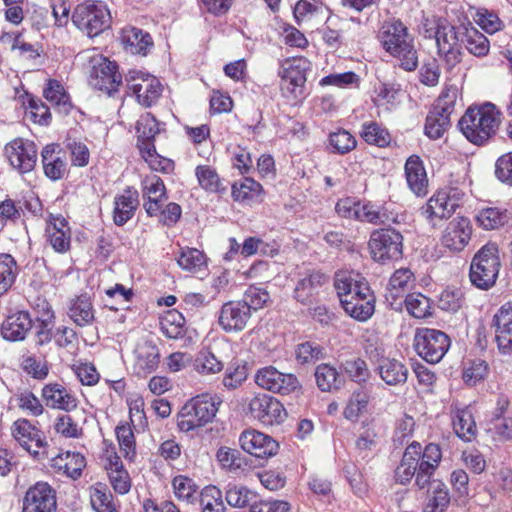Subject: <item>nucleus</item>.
<instances>
[{
  "label": "nucleus",
  "mask_w": 512,
  "mask_h": 512,
  "mask_svg": "<svg viewBox=\"0 0 512 512\" xmlns=\"http://www.w3.org/2000/svg\"><path fill=\"white\" fill-rule=\"evenodd\" d=\"M384 49L400 61L406 71H413L418 65L417 51L407 28L399 20L385 22L379 34Z\"/></svg>",
  "instance_id": "obj_1"
},
{
  "label": "nucleus",
  "mask_w": 512,
  "mask_h": 512,
  "mask_svg": "<svg viewBox=\"0 0 512 512\" xmlns=\"http://www.w3.org/2000/svg\"><path fill=\"white\" fill-rule=\"evenodd\" d=\"M499 124V112L491 103L478 108H469L458 123L463 135L476 145L489 140L495 134Z\"/></svg>",
  "instance_id": "obj_2"
},
{
  "label": "nucleus",
  "mask_w": 512,
  "mask_h": 512,
  "mask_svg": "<svg viewBox=\"0 0 512 512\" xmlns=\"http://www.w3.org/2000/svg\"><path fill=\"white\" fill-rule=\"evenodd\" d=\"M501 261L496 243L488 242L473 256L469 280L479 290L488 291L493 288L499 276Z\"/></svg>",
  "instance_id": "obj_3"
},
{
  "label": "nucleus",
  "mask_w": 512,
  "mask_h": 512,
  "mask_svg": "<svg viewBox=\"0 0 512 512\" xmlns=\"http://www.w3.org/2000/svg\"><path fill=\"white\" fill-rule=\"evenodd\" d=\"M221 399L208 393L201 394L188 401L178 415V427L189 432L202 427L215 418Z\"/></svg>",
  "instance_id": "obj_4"
},
{
  "label": "nucleus",
  "mask_w": 512,
  "mask_h": 512,
  "mask_svg": "<svg viewBox=\"0 0 512 512\" xmlns=\"http://www.w3.org/2000/svg\"><path fill=\"white\" fill-rule=\"evenodd\" d=\"M457 97L458 89L456 86H446L442 90L426 118L425 134L430 139L441 138L450 127V116L454 111Z\"/></svg>",
  "instance_id": "obj_5"
},
{
  "label": "nucleus",
  "mask_w": 512,
  "mask_h": 512,
  "mask_svg": "<svg viewBox=\"0 0 512 512\" xmlns=\"http://www.w3.org/2000/svg\"><path fill=\"white\" fill-rule=\"evenodd\" d=\"M72 22L89 37H95L109 28L111 15L102 2L86 1L76 6Z\"/></svg>",
  "instance_id": "obj_6"
},
{
  "label": "nucleus",
  "mask_w": 512,
  "mask_h": 512,
  "mask_svg": "<svg viewBox=\"0 0 512 512\" xmlns=\"http://www.w3.org/2000/svg\"><path fill=\"white\" fill-rule=\"evenodd\" d=\"M450 345L451 341L446 333L430 328L418 329L413 341L416 353L431 364L440 362Z\"/></svg>",
  "instance_id": "obj_7"
},
{
  "label": "nucleus",
  "mask_w": 512,
  "mask_h": 512,
  "mask_svg": "<svg viewBox=\"0 0 512 512\" xmlns=\"http://www.w3.org/2000/svg\"><path fill=\"white\" fill-rule=\"evenodd\" d=\"M368 246L376 262L398 260L403 254V236L393 228L377 229L371 233Z\"/></svg>",
  "instance_id": "obj_8"
},
{
  "label": "nucleus",
  "mask_w": 512,
  "mask_h": 512,
  "mask_svg": "<svg viewBox=\"0 0 512 512\" xmlns=\"http://www.w3.org/2000/svg\"><path fill=\"white\" fill-rule=\"evenodd\" d=\"M89 85L99 91L110 95L117 91L121 84V74L117 65L101 54H94L89 58Z\"/></svg>",
  "instance_id": "obj_9"
},
{
  "label": "nucleus",
  "mask_w": 512,
  "mask_h": 512,
  "mask_svg": "<svg viewBox=\"0 0 512 512\" xmlns=\"http://www.w3.org/2000/svg\"><path fill=\"white\" fill-rule=\"evenodd\" d=\"M426 37H434L438 52L446 63L453 67L461 60V47L456 28L443 19L435 21L430 29H426Z\"/></svg>",
  "instance_id": "obj_10"
},
{
  "label": "nucleus",
  "mask_w": 512,
  "mask_h": 512,
  "mask_svg": "<svg viewBox=\"0 0 512 512\" xmlns=\"http://www.w3.org/2000/svg\"><path fill=\"white\" fill-rule=\"evenodd\" d=\"M15 441L34 458L43 459L47 455V441L44 433L29 420L17 419L11 426Z\"/></svg>",
  "instance_id": "obj_11"
},
{
  "label": "nucleus",
  "mask_w": 512,
  "mask_h": 512,
  "mask_svg": "<svg viewBox=\"0 0 512 512\" xmlns=\"http://www.w3.org/2000/svg\"><path fill=\"white\" fill-rule=\"evenodd\" d=\"M255 382L261 388L281 395L301 391V384L294 374L282 373L273 366L259 369L255 375Z\"/></svg>",
  "instance_id": "obj_12"
},
{
  "label": "nucleus",
  "mask_w": 512,
  "mask_h": 512,
  "mask_svg": "<svg viewBox=\"0 0 512 512\" xmlns=\"http://www.w3.org/2000/svg\"><path fill=\"white\" fill-rule=\"evenodd\" d=\"M127 86L136 95L139 104L150 107L162 94V85L153 75L140 71H130L126 77Z\"/></svg>",
  "instance_id": "obj_13"
},
{
  "label": "nucleus",
  "mask_w": 512,
  "mask_h": 512,
  "mask_svg": "<svg viewBox=\"0 0 512 512\" xmlns=\"http://www.w3.org/2000/svg\"><path fill=\"white\" fill-rule=\"evenodd\" d=\"M5 155L10 165L20 173L30 172L37 162L36 145L23 138H16L6 144Z\"/></svg>",
  "instance_id": "obj_14"
},
{
  "label": "nucleus",
  "mask_w": 512,
  "mask_h": 512,
  "mask_svg": "<svg viewBox=\"0 0 512 512\" xmlns=\"http://www.w3.org/2000/svg\"><path fill=\"white\" fill-rule=\"evenodd\" d=\"M22 512H57L56 491L46 482H37L26 491Z\"/></svg>",
  "instance_id": "obj_15"
},
{
  "label": "nucleus",
  "mask_w": 512,
  "mask_h": 512,
  "mask_svg": "<svg viewBox=\"0 0 512 512\" xmlns=\"http://www.w3.org/2000/svg\"><path fill=\"white\" fill-rule=\"evenodd\" d=\"M251 415L265 425L279 424L286 418L283 405L268 394H258L249 402Z\"/></svg>",
  "instance_id": "obj_16"
},
{
  "label": "nucleus",
  "mask_w": 512,
  "mask_h": 512,
  "mask_svg": "<svg viewBox=\"0 0 512 512\" xmlns=\"http://www.w3.org/2000/svg\"><path fill=\"white\" fill-rule=\"evenodd\" d=\"M472 236V225L466 217H455L445 227L441 244L451 252H461Z\"/></svg>",
  "instance_id": "obj_17"
},
{
  "label": "nucleus",
  "mask_w": 512,
  "mask_h": 512,
  "mask_svg": "<svg viewBox=\"0 0 512 512\" xmlns=\"http://www.w3.org/2000/svg\"><path fill=\"white\" fill-rule=\"evenodd\" d=\"M239 443L245 452L257 458L274 456L279 447L272 437L256 430L243 431L239 437Z\"/></svg>",
  "instance_id": "obj_18"
},
{
  "label": "nucleus",
  "mask_w": 512,
  "mask_h": 512,
  "mask_svg": "<svg viewBox=\"0 0 512 512\" xmlns=\"http://www.w3.org/2000/svg\"><path fill=\"white\" fill-rule=\"evenodd\" d=\"M349 298H342L345 312L358 321H366L374 313V297L368 285L358 286Z\"/></svg>",
  "instance_id": "obj_19"
},
{
  "label": "nucleus",
  "mask_w": 512,
  "mask_h": 512,
  "mask_svg": "<svg viewBox=\"0 0 512 512\" xmlns=\"http://www.w3.org/2000/svg\"><path fill=\"white\" fill-rule=\"evenodd\" d=\"M250 317L251 313L246 304L241 301H229L221 307L218 323L227 333L240 332L246 327Z\"/></svg>",
  "instance_id": "obj_20"
},
{
  "label": "nucleus",
  "mask_w": 512,
  "mask_h": 512,
  "mask_svg": "<svg viewBox=\"0 0 512 512\" xmlns=\"http://www.w3.org/2000/svg\"><path fill=\"white\" fill-rule=\"evenodd\" d=\"M495 339L503 355L512 354V301L503 304L493 317Z\"/></svg>",
  "instance_id": "obj_21"
},
{
  "label": "nucleus",
  "mask_w": 512,
  "mask_h": 512,
  "mask_svg": "<svg viewBox=\"0 0 512 512\" xmlns=\"http://www.w3.org/2000/svg\"><path fill=\"white\" fill-rule=\"evenodd\" d=\"M309 62L306 59H294L287 63L282 72L281 89L284 93L298 98L302 94V88L306 83V71Z\"/></svg>",
  "instance_id": "obj_22"
},
{
  "label": "nucleus",
  "mask_w": 512,
  "mask_h": 512,
  "mask_svg": "<svg viewBox=\"0 0 512 512\" xmlns=\"http://www.w3.org/2000/svg\"><path fill=\"white\" fill-rule=\"evenodd\" d=\"M142 185L143 198L147 199L143 207L148 216H157L163 207V203L167 200L164 182L160 177L153 175L147 177Z\"/></svg>",
  "instance_id": "obj_23"
},
{
  "label": "nucleus",
  "mask_w": 512,
  "mask_h": 512,
  "mask_svg": "<svg viewBox=\"0 0 512 512\" xmlns=\"http://www.w3.org/2000/svg\"><path fill=\"white\" fill-rule=\"evenodd\" d=\"M160 362V352L151 341L138 343L134 350L133 371L138 376H147L154 372Z\"/></svg>",
  "instance_id": "obj_24"
},
{
  "label": "nucleus",
  "mask_w": 512,
  "mask_h": 512,
  "mask_svg": "<svg viewBox=\"0 0 512 512\" xmlns=\"http://www.w3.org/2000/svg\"><path fill=\"white\" fill-rule=\"evenodd\" d=\"M45 234L48 242L56 252L65 253L70 249V228L63 216L51 214L47 219Z\"/></svg>",
  "instance_id": "obj_25"
},
{
  "label": "nucleus",
  "mask_w": 512,
  "mask_h": 512,
  "mask_svg": "<svg viewBox=\"0 0 512 512\" xmlns=\"http://www.w3.org/2000/svg\"><path fill=\"white\" fill-rule=\"evenodd\" d=\"M459 207L455 193L451 195L445 191H440L433 195L422 208V214L429 220L434 218H449Z\"/></svg>",
  "instance_id": "obj_26"
},
{
  "label": "nucleus",
  "mask_w": 512,
  "mask_h": 512,
  "mask_svg": "<svg viewBox=\"0 0 512 512\" xmlns=\"http://www.w3.org/2000/svg\"><path fill=\"white\" fill-rule=\"evenodd\" d=\"M120 38L124 49L134 55L146 56L154 45L148 32L134 26L123 28Z\"/></svg>",
  "instance_id": "obj_27"
},
{
  "label": "nucleus",
  "mask_w": 512,
  "mask_h": 512,
  "mask_svg": "<svg viewBox=\"0 0 512 512\" xmlns=\"http://www.w3.org/2000/svg\"><path fill=\"white\" fill-rule=\"evenodd\" d=\"M42 397L46 406L64 411L74 410L78 401L64 386L58 383H49L42 389Z\"/></svg>",
  "instance_id": "obj_28"
},
{
  "label": "nucleus",
  "mask_w": 512,
  "mask_h": 512,
  "mask_svg": "<svg viewBox=\"0 0 512 512\" xmlns=\"http://www.w3.org/2000/svg\"><path fill=\"white\" fill-rule=\"evenodd\" d=\"M105 469L113 490L120 495L127 494L131 489L132 481L121 458L116 453L108 454Z\"/></svg>",
  "instance_id": "obj_29"
},
{
  "label": "nucleus",
  "mask_w": 512,
  "mask_h": 512,
  "mask_svg": "<svg viewBox=\"0 0 512 512\" xmlns=\"http://www.w3.org/2000/svg\"><path fill=\"white\" fill-rule=\"evenodd\" d=\"M32 328L28 312L18 311L9 315L1 325V335L9 341H22Z\"/></svg>",
  "instance_id": "obj_30"
},
{
  "label": "nucleus",
  "mask_w": 512,
  "mask_h": 512,
  "mask_svg": "<svg viewBox=\"0 0 512 512\" xmlns=\"http://www.w3.org/2000/svg\"><path fill=\"white\" fill-rule=\"evenodd\" d=\"M405 176L408 187L417 196L427 194L428 179L421 159L416 156H410L405 163Z\"/></svg>",
  "instance_id": "obj_31"
},
{
  "label": "nucleus",
  "mask_w": 512,
  "mask_h": 512,
  "mask_svg": "<svg viewBox=\"0 0 512 512\" xmlns=\"http://www.w3.org/2000/svg\"><path fill=\"white\" fill-rule=\"evenodd\" d=\"M328 282V277L319 272L313 271L300 279L294 289V298L304 304H310L319 288Z\"/></svg>",
  "instance_id": "obj_32"
},
{
  "label": "nucleus",
  "mask_w": 512,
  "mask_h": 512,
  "mask_svg": "<svg viewBox=\"0 0 512 512\" xmlns=\"http://www.w3.org/2000/svg\"><path fill=\"white\" fill-rule=\"evenodd\" d=\"M138 205V192L130 188L124 190L123 194L116 196L114 200V223L117 226H122L127 223L134 216Z\"/></svg>",
  "instance_id": "obj_33"
},
{
  "label": "nucleus",
  "mask_w": 512,
  "mask_h": 512,
  "mask_svg": "<svg viewBox=\"0 0 512 512\" xmlns=\"http://www.w3.org/2000/svg\"><path fill=\"white\" fill-rule=\"evenodd\" d=\"M421 456V445L410 444L403 454L400 465L395 470V479L400 484H407L415 476Z\"/></svg>",
  "instance_id": "obj_34"
},
{
  "label": "nucleus",
  "mask_w": 512,
  "mask_h": 512,
  "mask_svg": "<svg viewBox=\"0 0 512 512\" xmlns=\"http://www.w3.org/2000/svg\"><path fill=\"white\" fill-rule=\"evenodd\" d=\"M67 313L69 318L79 327L92 325L95 320V310L90 297L86 294L71 299Z\"/></svg>",
  "instance_id": "obj_35"
},
{
  "label": "nucleus",
  "mask_w": 512,
  "mask_h": 512,
  "mask_svg": "<svg viewBox=\"0 0 512 512\" xmlns=\"http://www.w3.org/2000/svg\"><path fill=\"white\" fill-rule=\"evenodd\" d=\"M45 175L51 180H59L66 173L64 154L56 145H47L41 153Z\"/></svg>",
  "instance_id": "obj_36"
},
{
  "label": "nucleus",
  "mask_w": 512,
  "mask_h": 512,
  "mask_svg": "<svg viewBox=\"0 0 512 512\" xmlns=\"http://www.w3.org/2000/svg\"><path fill=\"white\" fill-rule=\"evenodd\" d=\"M453 429L456 435L467 442L475 439L477 435V427L472 414L468 407L455 408L452 411Z\"/></svg>",
  "instance_id": "obj_37"
},
{
  "label": "nucleus",
  "mask_w": 512,
  "mask_h": 512,
  "mask_svg": "<svg viewBox=\"0 0 512 512\" xmlns=\"http://www.w3.org/2000/svg\"><path fill=\"white\" fill-rule=\"evenodd\" d=\"M86 466L85 457L79 452L61 453L52 459V467L62 471L68 477L77 479L81 476L83 468Z\"/></svg>",
  "instance_id": "obj_38"
},
{
  "label": "nucleus",
  "mask_w": 512,
  "mask_h": 512,
  "mask_svg": "<svg viewBox=\"0 0 512 512\" xmlns=\"http://www.w3.org/2000/svg\"><path fill=\"white\" fill-rule=\"evenodd\" d=\"M378 370L380 377L388 385L404 384L407 380L408 369L396 359L384 358L381 360Z\"/></svg>",
  "instance_id": "obj_39"
},
{
  "label": "nucleus",
  "mask_w": 512,
  "mask_h": 512,
  "mask_svg": "<svg viewBox=\"0 0 512 512\" xmlns=\"http://www.w3.org/2000/svg\"><path fill=\"white\" fill-rule=\"evenodd\" d=\"M45 99L59 112L68 114L72 105L69 95L57 80H49L44 89Z\"/></svg>",
  "instance_id": "obj_40"
},
{
  "label": "nucleus",
  "mask_w": 512,
  "mask_h": 512,
  "mask_svg": "<svg viewBox=\"0 0 512 512\" xmlns=\"http://www.w3.org/2000/svg\"><path fill=\"white\" fill-rule=\"evenodd\" d=\"M185 318L177 310L167 311L160 319L162 333L170 339H179L185 335Z\"/></svg>",
  "instance_id": "obj_41"
},
{
  "label": "nucleus",
  "mask_w": 512,
  "mask_h": 512,
  "mask_svg": "<svg viewBox=\"0 0 512 512\" xmlns=\"http://www.w3.org/2000/svg\"><path fill=\"white\" fill-rule=\"evenodd\" d=\"M450 503L448 488L442 481L432 483L423 512H444Z\"/></svg>",
  "instance_id": "obj_42"
},
{
  "label": "nucleus",
  "mask_w": 512,
  "mask_h": 512,
  "mask_svg": "<svg viewBox=\"0 0 512 512\" xmlns=\"http://www.w3.org/2000/svg\"><path fill=\"white\" fill-rule=\"evenodd\" d=\"M178 265L191 273H203L207 268L206 256L196 248L183 249L177 259Z\"/></svg>",
  "instance_id": "obj_43"
},
{
  "label": "nucleus",
  "mask_w": 512,
  "mask_h": 512,
  "mask_svg": "<svg viewBox=\"0 0 512 512\" xmlns=\"http://www.w3.org/2000/svg\"><path fill=\"white\" fill-rule=\"evenodd\" d=\"M359 275L348 271H339L334 277V287L337 295L342 303V298H349L358 289L360 285H368L367 283L358 279Z\"/></svg>",
  "instance_id": "obj_44"
},
{
  "label": "nucleus",
  "mask_w": 512,
  "mask_h": 512,
  "mask_svg": "<svg viewBox=\"0 0 512 512\" xmlns=\"http://www.w3.org/2000/svg\"><path fill=\"white\" fill-rule=\"evenodd\" d=\"M19 273L16 260L10 254H0V296L4 295L14 284Z\"/></svg>",
  "instance_id": "obj_45"
},
{
  "label": "nucleus",
  "mask_w": 512,
  "mask_h": 512,
  "mask_svg": "<svg viewBox=\"0 0 512 512\" xmlns=\"http://www.w3.org/2000/svg\"><path fill=\"white\" fill-rule=\"evenodd\" d=\"M193 367L200 375L207 376L221 372L224 368V363L212 352L203 349L196 355Z\"/></svg>",
  "instance_id": "obj_46"
},
{
  "label": "nucleus",
  "mask_w": 512,
  "mask_h": 512,
  "mask_svg": "<svg viewBox=\"0 0 512 512\" xmlns=\"http://www.w3.org/2000/svg\"><path fill=\"white\" fill-rule=\"evenodd\" d=\"M476 221L482 228L493 230L505 225L509 221V215L506 210L490 207L482 209L478 213Z\"/></svg>",
  "instance_id": "obj_47"
},
{
  "label": "nucleus",
  "mask_w": 512,
  "mask_h": 512,
  "mask_svg": "<svg viewBox=\"0 0 512 512\" xmlns=\"http://www.w3.org/2000/svg\"><path fill=\"white\" fill-rule=\"evenodd\" d=\"M356 219L373 225H385L390 221H396V219L387 212V209H377L371 204H359Z\"/></svg>",
  "instance_id": "obj_48"
},
{
  "label": "nucleus",
  "mask_w": 512,
  "mask_h": 512,
  "mask_svg": "<svg viewBox=\"0 0 512 512\" xmlns=\"http://www.w3.org/2000/svg\"><path fill=\"white\" fill-rule=\"evenodd\" d=\"M414 275L408 268L396 270L390 277L388 284L389 295L393 299L401 297L413 285Z\"/></svg>",
  "instance_id": "obj_49"
},
{
  "label": "nucleus",
  "mask_w": 512,
  "mask_h": 512,
  "mask_svg": "<svg viewBox=\"0 0 512 512\" xmlns=\"http://www.w3.org/2000/svg\"><path fill=\"white\" fill-rule=\"evenodd\" d=\"M360 135L366 143L378 147H385L391 141L389 132L376 122L364 123Z\"/></svg>",
  "instance_id": "obj_50"
},
{
  "label": "nucleus",
  "mask_w": 512,
  "mask_h": 512,
  "mask_svg": "<svg viewBox=\"0 0 512 512\" xmlns=\"http://www.w3.org/2000/svg\"><path fill=\"white\" fill-rule=\"evenodd\" d=\"M369 394L363 389L355 390L350 396L343 415L347 420L356 421L366 410L369 403Z\"/></svg>",
  "instance_id": "obj_51"
},
{
  "label": "nucleus",
  "mask_w": 512,
  "mask_h": 512,
  "mask_svg": "<svg viewBox=\"0 0 512 512\" xmlns=\"http://www.w3.org/2000/svg\"><path fill=\"white\" fill-rule=\"evenodd\" d=\"M256 498L254 492L242 485H229L225 495L227 503L235 508L250 507Z\"/></svg>",
  "instance_id": "obj_52"
},
{
  "label": "nucleus",
  "mask_w": 512,
  "mask_h": 512,
  "mask_svg": "<svg viewBox=\"0 0 512 512\" xmlns=\"http://www.w3.org/2000/svg\"><path fill=\"white\" fill-rule=\"evenodd\" d=\"M172 486L174 494L178 500L185 501L187 503H193L196 500L198 486L191 478L178 475L173 478Z\"/></svg>",
  "instance_id": "obj_53"
},
{
  "label": "nucleus",
  "mask_w": 512,
  "mask_h": 512,
  "mask_svg": "<svg viewBox=\"0 0 512 512\" xmlns=\"http://www.w3.org/2000/svg\"><path fill=\"white\" fill-rule=\"evenodd\" d=\"M261 192V184L248 177L232 185V197L235 201L243 202L252 200L259 196Z\"/></svg>",
  "instance_id": "obj_54"
},
{
  "label": "nucleus",
  "mask_w": 512,
  "mask_h": 512,
  "mask_svg": "<svg viewBox=\"0 0 512 512\" xmlns=\"http://www.w3.org/2000/svg\"><path fill=\"white\" fill-rule=\"evenodd\" d=\"M405 307L410 315L418 319L431 315L430 299L421 293L408 294L405 298Z\"/></svg>",
  "instance_id": "obj_55"
},
{
  "label": "nucleus",
  "mask_w": 512,
  "mask_h": 512,
  "mask_svg": "<svg viewBox=\"0 0 512 512\" xmlns=\"http://www.w3.org/2000/svg\"><path fill=\"white\" fill-rule=\"evenodd\" d=\"M466 49L469 53L477 57L486 56L490 49L488 39L484 34L478 31L476 28H470L466 30Z\"/></svg>",
  "instance_id": "obj_56"
},
{
  "label": "nucleus",
  "mask_w": 512,
  "mask_h": 512,
  "mask_svg": "<svg viewBox=\"0 0 512 512\" xmlns=\"http://www.w3.org/2000/svg\"><path fill=\"white\" fill-rule=\"evenodd\" d=\"M315 378L322 391L337 389L340 384L338 371L328 364H321L316 368Z\"/></svg>",
  "instance_id": "obj_57"
},
{
  "label": "nucleus",
  "mask_w": 512,
  "mask_h": 512,
  "mask_svg": "<svg viewBox=\"0 0 512 512\" xmlns=\"http://www.w3.org/2000/svg\"><path fill=\"white\" fill-rule=\"evenodd\" d=\"M195 174L199 185L206 191L216 193L224 189L222 188L219 175L212 167L207 165H199L196 167Z\"/></svg>",
  "instance_id": "obj_58"
},
{
  "label": "nucleus",
  "mask_w": 512,
  "mask_h": 512,
  "mask_svg": "<svg viewBox=\"0 0 512 512\" xmlns=\"http://www.w3.org/2000/svg\"><path fill=\"white\" fill-rule=\"evenodd\" d=\"M202 512H224L221 491L215 486L205 487L200 495Z\"/></svg>",
  "instance_id": "obj_59"
},
{
  "label": "nucleus",
  "mask_w": 512,
  "mask_h": 512,
  "mask_svg": "<svg viewBox=\"0 0 512 512\" xmlns=\"http://www.w3.org/2000/svg\"><path fill=\"white\" fill-rule=\"evenodd\" d=\"M329 144L334 152L346 154L356 147L355 138L346 130L339 129L329 135Z\"/></svg>",
  "instance_id": "obj_60"
},
{
  "label": "nucleus",
  "mask_w": 512,
  "mask_h": 512,
  "mask_svg": "<svg viewBox=\"0 0 512 512\" xmlns=\"http://www.w3.org/2000/svg\"><path fill=\"white\" fill-rule=\"evenodd\" d=\"M139 139H154L160 132V124L150 113L140 116L136 124Z\"/></svg>",
  "instance_id": "obj_61"
},
{
  "label": "nucleus",
  "mask_w": 512,
  "mask_h": 512,
  "mask_svg": "<svg viewBox=\"0 0 512 512\" xmlns=\"http://www.w3.org/2000/svg\"><path fill=\"white\" fill-rule=\"evenodd\" d=\"M116 436L124 456L132 459L135 455V438L131 427L129 425L117 426Z\"/></svg>",
  "instance_id": "obj_62"
},
{
  "label": "nucleus",
  "mask_w": 512,
  "mask_h": 512,
  "mask_svg": "<svg viewBox=\"0 0 512 512\" xmlns=\"http://www.w3.org/2000/svg\"><path fill=\"white\" fill-rule=\"evenodd\" d=\"M21 366L27 374L38 380L45 379L49 372L46 361L35 356L25 357Z\"/></svg>",
  "instance_id": "obj_63"
},
{
  "label": "nucleus",
  "mask_w": 512,
  "mask_h": 512,
  "mask_svg": "<svg viewBox=\"0 0 512 512\" xmlns=\"http://www.w3.org/2000/svg\"><path fill=\"white\" fill-rule=\"evenodd\" d=\"M495 176L502 183L512 186V152L503 154L497 159Z\"/></svg>",
  "instance_id": "obj_64"
}]
</instances>
